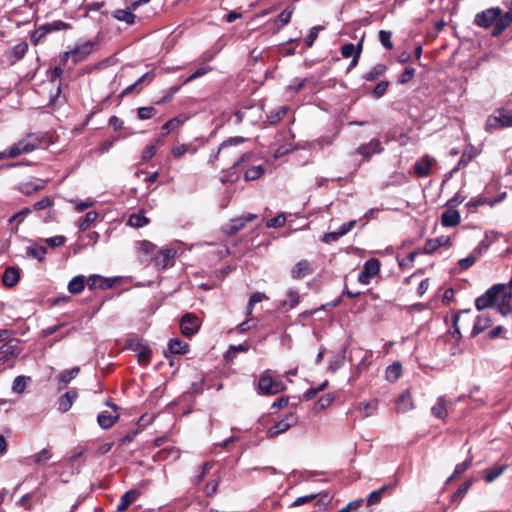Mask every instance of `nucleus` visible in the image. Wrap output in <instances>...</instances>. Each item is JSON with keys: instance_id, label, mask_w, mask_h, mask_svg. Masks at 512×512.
I'll use <instances>...</instances> for the list:
<instances>
[{"instance_id": "1", "label": "nucleus", "mask_w": 512, "mask_h": 512, "mask_svg": "<svg viewBox=\"0 0 512 512\" xmlns=\"http://www.w3.org/2000/svg\"><path fill=\"white\" fill-rule=\"evenodd\" d=\"M512 296V277L507 284H495L489 288L485 294L478 297L475 301L477 310H483L491 307L495 302L500 301V298L505 300L510 299Z\"/></svg>"}, {"instance_id": "2", "label": "nucleus", "mask_w": 512, "mask_h": 512, "mask_svg": "<svg viewBox=\"0 0 512 512\" xmlns=\"http://www.w3.org/2000/svg\"><path fill=\"white\" fill-rule=\"evenodd\" d=\"M503 11L499 7H492L478 12L474 18V24L481 28H496L497 23L502 19Z\"/></svg>"}, {"instance_id": "3", "label": "nucleus", "mask_w": 512, "mask_h": 512, "mask_svg": "<svg viewBox=\"0 0 512 512\" xmlns=\"http://www.w3.org/2000/svg\"><path fill=\"white\" fill-rule=\"evenodd\" d=\"M512 126V110L499 108L486 121V130L489 132Z\"/></svg>"}, {"instance_id": "4", "label": "nucleus", "mask_w": 512, "mask_h": 512, "mask_svg": "<svg viewBox=\"0 0 512 512\" xmlns=\"http://www.w3.org/2000/svg\"><path fill=\"white\" fill-rule=\"evenodd\" d=\"M285 384L280 380L272 378L270 371L266 370L259 378V393L264 395H275L285 390Z\"/></svg>"}, {"instance_id": "5", "label": "nucleus", "mask_w": 512, "mask_h": 512, "mask_svg": "<svg viewBox=\"0 0 512 512\" xmlns=\"http://www.w3.org/2000/svg\"><path fill=\"white\" fill-rule=\"evenodd\" d=\"M39 145V140L34 134H28L23 139L14 143L9 148V155L16 158L22 154H27L34 151Z\"/></svg>"}, {"instance_id": "6", "label": "nucleus", "mask_w": 512, "mask_h": 512, "mask_svg": "<svg viewBox=\"0 0 512 512\" xmlns=\"http://www.w3.org/2000/svg\"><path fill=\"white\" fill-rule=\"evenodd\" d=\"M297 423L298 417L294 413H290L280 421L276 422L272 427H270L266 432V436L269 439L275 438L285 433L287 430L295 426Z\"/></svg>"}, {"instance_id": "7", "label": "nucleus", "mask_w": 512, "mask_h": 512, "mask_svg": "<svg viewBox=\"0 0 512 512\" xmlns=\"http://www.w3.org/2000/svg\"><path fill=\"white\" fill-rule=\"evenodd\" d=\"M21 352L20 341L11 339L0 347V362L6 364L15 359Z\"/></svg>"}, {"instance_id": "8", "label": "nucleus", "mask_w": 512, "mask_h": 512, "mask_svg": "<svg viewBox=\"0 0 512 512\" xmlns=\"http://www.w3.org/2000/svg\"><path fill=\"white\" fill-rule=\"evenodd\" d=\"M380 271V262L377 259H369L364 263L362 271L358 275V282L368 285L371 278L376 276Z\"/></svg>"}, {"instance_id": "9", "label": "nucleus", "mask_w": 512, "mask_h": 512, "mask_svg": "<svg viewBox=\"0 0 512 512\" xmlns=\"http://www.w3.org/2000/svg\"><path fill=\"white\" fill-rule=\"evenodd\" d=\"M201 320L193 313L185 314L180 322V329L183 335L192 336L198 332Z\"/></svg>"}, {"instance_id": "10", "label": "nucleus", "mask_w": 512, "mask_h": 512, "mask_svg": "<svg viewBox=\"0 0 512 512\" xmlns=\"http://www.w3.org/2000/svg\"><path fill=\"white\" fill-rule=\"evenodd\" d=\"M454 402L447 399L446 396H440L437 398L436 403L431 407V413L434 417L444 420L449 415V409L452 408Z\"/></svg>"}, {"instance_id": "11", "label": "nucleus", "mask_w": 512, "mask_h": 512, "mask_svg": "<svg viewBox=\"0 0 512 512\" xmlns=\"http://www.w3.org/2000/svg\"><path fill=\"white\" fill-rule=\"evenodd\" d=\"M106 404L107 406L112 408V411H103L97 417V422L99 426L103 429L111 428L114 425V423L119 419V415L117 413V406L109 402H107Z\"/></svg>"}, {"instance_id": "12", "label": "nucleus", "mask_w": 512, "mask_h": 512, "mask_svg": "<svg viewBox=\"0 0 512 512\" xmlns=\"http://www.w3.org/2000/svg\"><path fill=\"white\" fill-rule=\"evenodd\" d=\"M68 27V24L62 21H54L40 26L33 35V41L37 43L41 38L52 31L64 30Z\"/></svg>"}, {"instance_id": "13", "label": "nucleus", "mask_w": 512, "mask_h": 512, "mask_svg": "<svg viewBox=\"0 0 512 512\" xmlns=\"http://www.w3.org/2000/svg\"><path fill=\"white\" fill-rule=\"evenodd\" d=\"M93 49L94 42L92 41H85L77 45L74 49L71 50L73 62L76 64L83 61L93 52Z\"/></svg>"}, {"instance_id": "14", "label": "nucleus", "mask_w": 512, "mask_h": 512, "mask_svg": "<svg viewBox=\"0 0 512 512\" xmlns=\"http://www.w3.org/2000/svg\"><path fill=\"white\" fill-rule=\"evenodd\" d=\"M314 273V268L312 264L306 260H300L297 262L294 267L291 269V277L293 279H302L308 275H311Z\"/></svg>"}, {"instance_id": "15", "label": "nucleus", "mask_w": 512, "mask_h": 512, "mask_svg": "<svg viewBox=\"0 0 512 512\" xmlns=\"http://www.w3.org/2000/svg\"><path fill=\"white\" fill-rule=\"evenodd\" d=\"M382 150H383V148H382L380 140L374 138L369 143L362 144L361 146H359V148L357 149V152L359 154H361L362 156H364L365 158H370L374 154L381 153Z\"/></svg>"}, {"instance_id": "16", "label": "nucleus", "mask_w": 512, "mask_h": 512, "mask_svg": "<svg viewBox=\"0 0 512 512\" xmlns=\"http://www.w3.org/2000/svg\"><path fill=\"white\" fill-rule=\"evenodd\" d=\"M46 181L41 179H35L32 181L23 182L18 186L20 192L25 195H32L38 191L43 190L46 187Z\"/></svg>"}, {"instance_id": "17", "label": "nucleus", "mask_w": 512, "mask_h": 512, "mask_svg": "<svg viewBox=\"0 0 512 512\" xmlns=\"http://www.w3.org/2000/svg\"><path fill=\"white\" fill-rule=\"evenodd\" d=\"M508 11L504 13L502 19L497 23L495 29H492L491 35L493 37L499 36L507 27L512 24V0L507 4Z\"/></svg>"}, {"instance_id": "18", "label": "nucleus", "mask_w": 512, "mask_h": 512, "mask_svg": "<svg viewBox=\"0 0 512 512\" xmlns=\"http://www.w3.org/2000/svg\"><path fill=\"white\" fill-rule=\"evenodd\" d=\"M397 413H406L414 408L412 396L409 391H404L396 400Z\"/></svg>"}, {"instance_id": "19", "label": "nucleus", "mask_w": 512, "mask_h": 512, "mask_svg": "<svg viewBox=\"0 0 512 512\" xmlns=\"http://www.w3.org/2000/svg\"><path fill=\"white\" fill-rule=\"evenodd\" d=\"M450 238L446 236L437 237L434 239H429L426 241L423 251L426 254H431L435 252L441 246H450Z\"/></svg>"}, {"instance_id": "20", "label": "nucleus", "mask_w": 512, "mask_h": 512, "mask_svg": "<svg viewBox=\"0 0 512 512\" xmlns=\"http://www.w3.org/2000/svg\"><path fill=\"white\" fill-rule=\"evenodd\" d=\"M78 393L76 390L67 391L59 398L58 410L62 413L67 412L72 407L74 401L77 399Z\"/></svg>"}, {"instance_id": "21", "label": "nucleus", "mask_w": 512, "mask_h": 512, "mask_svg": "<svg viewBox=\"0 0 512 512\" xmlns=\"http://www.w3.org/2000/svg\"><path fill=\"white\" fill-rule=\"evenodd\" d=\"M140 496V492L138 490L132 489L124 493L117 505V511L124 512L129 505L134 503Z\"/></svg>"}, {"instance_id": "22", "label": "nucleus", "mask_w": 512, "mask_h": 512, "mask_svg": "<svg viewBox=\"0 0 512 512\" xmlns=\"http://www.w3.org/2000/svg\"><path fill=\"white\" fill-rule=\"evenodd\" d=\"M287 300H283L279 303V308L291 310L300 303V294L297 289L290 288L287 291Z\"/></svg>"}, {"instance_id": "23", "label": "nucleus", "mask_w": 512, "mask_h": 512, "mask_svg": "<svg viewBox=\"0 0 512 512\" xmlns=\"http://www.w3.org/2000/svg\"><path fill=\"white\" fill-rule=\"evenodd\" d=\"M80 372V367L75 366L71 369L64 370L58 375V382H59V390H62L67 387V385L77 377V375Z\"/></svg>"}, {"instance_id": "24", "label": "nucleus", "mask_w": 512, "mask_h": 512, "mask_svg": "<svg viewBox=\"0 0 512 512\" xmlns=\"http://www.w3.org/2000/svg\"><path fill=\"white\" fill-rule=\"evenodd\" d=\"M461 217L457 210L447 209L441 215V223L445 227H455L460 223Z\"/></svg>"}, {"instance_id": "25", "label": "nucleus", "mask_w": 512, "mask_h": 512, "mask_svg": "<svg viewBox=\"0 0 512 512\" xmlns=\"http://www.w3.org/2000/svg\"><path fill=\"white\" fill-rule=\"evenodd\" d=\"M19 278V269L15 267H9L3 273L2 282L7 287H14L18 283Z\"/></svg>"}, {"instance_id": "26", "label": "nucleus", "mask_w": 512, "mask_h": 512, "mask_svg": "<svg viewBox=\"0 0 512 512\" xmlns=\"http://www.w3.org/2000/svg\"><path fill=\"white\" fill-rule=\"evenodd\" d=\"M176 252L173 249H161L157 250L154 256V260L157 266L165 268L169 261L175 256Z\"/></svg>"}, {"instance_id": "27", "label": "nucleus", "mask_w": 512, "mask_h": 512, "mask_svg": "<svg viewBox=\"0 0 512 512\" xmlns=\"http://www.w3.org/2000/svg\"><path fill=\"white\" fill-rule=\"evenodd\" d=\"M431 159L429 157H424L414 164V171L417 175L421 177L428 176L431 171Z\"/></svg>"}, {"instance_id": "28", "label": "nucleus", "mask_w": 512, "mask_h": 512, "mask_svg": "<svg viewBox=\"0 0 512 512\" xmlns=\"http://www.w3.org/2000/svg\"><path fill=\"white\" fill-rule=\"evenodd\" d=\"M396 487V482L382 486L380 489L372 491L367 498L368 505H375L381 501L382 494L387 490H393Z\"/></svg>"}, {"instance_id": "29", "label": "nucleus", "mask_w": 512, "mask_h": 512, "mask_svg": "<svg viewBox=\"0 0 512 512\" xmlns=\"http://www.w3.org/2000/svg\"><path fill=\"white\" fill-rule=\"evenodd\" d=\"M149 219L142 212L133 213L129 216L127 225L133 228H142L149 224Z\"/></svg>"}, {"instance_id": "30", "label": "nucleus", "mask_w": 512, "mask_h": 512, "mask_svg": "<svg viewBox=\"0 0 512 512\" xmlns=\"http://www.w3.org/2000/svg\"><path fill=\"white\" fill-rule=\"evenodd\" d=\"M132 11L133 9L131 6L128 9H117L113 12V17L127 24H133L135 21V15L132 13Z\"/></svg>"}, {"instance_id": "31", "label": "nucleus", "mask_w": 512, "mask_h": 512, "mask_svg": "<svg viewBox=\"0 0 512 512\" xmlns=\"http://www.w3.org/2000/svg\"><path fill=\"white\" fill-rule=\"evenodd\" d=\"M46 253H47L46 247L41 246V245L34 244V245L27 247V249H26V256L35 258L38 261H43Z\"/></svg>"}, {"instance_id": "32", "label": "nucleus", "mask_w": 512, "mask_h": 512, "mask_svg": "<svg viewBox=\"0 0 512 512\" xmlns=\"http://www.w3.org/2000/svg\"><path fill=\"white\" fill-rule=\"evenodd\" d=\"M245 225L246 223L243 217H238L232 219L230 223L225 225L224 231L231 236L236 234L238 231L242 230L245 227Z\"/></svg>"}, {"instance_id": "33", "label": "nucleus", "mask_w": 512, "mask_h": 512, "mask_svg": "<svg viewBox=\"0 0 512 512\" xmlns=\"http://www.w3.org/2000/svg\"><path fill=\"white\" fill-rule=\"evenodd\" d=\"M378 409V400L373 399L368 402H361L359 404V410L363 413V418L370 417L376 413Z\"/></svg>"}, {"instance_id": "34", "label": "nucleus", "mask_w": 512, "mask_h": 512, "mask_svg": "<svg viewBox=\"0 0 512 512\" xmlns=\"http://www.w3.org/2000/svg\"><path fill=\"white\" fill-rule=\"evenodd\" d=\"M85 278L82 275L72 278L68 284V290L71 294H79L84 290Z\"/></svg>"}, {"instance_id": "35", "label": "nucleus", "mask_w": 512, "mask_h": 512, "mask_svg": "<svg viewBox=\"0 0 512 512\" xmlns=\"http://www.w3.org/2000/svg\"><path fill=\"white\" fill-rule=\"evenodd\" d=\"M137 248L140 253L150 257L151 259H154L157 247L153 243L147 240H143L137 243Z\"/></svg>"}, {"instance_id": "36", "label": "nucleus", "mask_w": 512, "mask_h": 512, "mask_svg": "<svg viewBox=\"0 0 512 512\" xmlns=\"http://www.w3.org/2000/svg\"><path fill=\"white\" fill-rule=\"evenodd\" d=\"M490 324L491 320L489 317L485 315L478 316L472 329V335L476 336L479 333L483 332L486 328L490 326Z\"/></svg>"}, {"instance_id": "37", "label": "nucleus", "mask_w": 512, "mask_h": 512, "mask_svg": "<svg viewBox=\"0 0 512 512\" xmlns=\"http://www.w3.org/2000/svg\"><path fill=\"white\" fill-rule=\"evenodd\" d=\"M169 350L174 354H185L188 352V344L179 339H171L169 341Z\"/></svg>"}, {"instance_id": "38", "label": "nucleus", "mask_w": 512, "mask_h": 512, "mask_svg": "<svg viewBox=\"0 0 512 512\" xmlns=\"http://www.w3.org/2000/svg\"><path fill=\"white\" fill-rule=\"evenodd\" d=\"M386 72V66L383 64H376L372 67L368 72L365 73L364 79L366 81H374L379 76L383 75Z\"/></svg>"}, {"instance_id": "39", "label": "nucleus", "mask_w": 512, "mask_h": 512, "mask_svg": "<svg viewBox=\"0 0 512 512\" xmlns=\"http://www.w3.org/2000/svg\"><path fill=\"white\" fill-rule=\"evenodd\" d=\"M475 155L476 154L473 149L465 150L462 153L457 166L452 169L450 174H453V173L457 172L459 169L465 167L475 157Z\"/></svg>"}, {"instance_id": "40", "label": "nucleus", "mask_w": 512, "mask_h": 512, "mask_svg": "<svg viewBox=\"0 0 512 512\" xmlns=\"http://www.w3.org/2000/svg\"><path fill=\"white\" fill-rule=\"evenodd\" d=\"M506 468L507 466L505 465H496L491 467L485 474V481L488 483L493 482L506 470Z\"/></svg>"}, {"instance_id": "41", "label": "nucleus", "mask_w": 512, "mask_h": 512, "mask_svg": "<svg viewBox=\"0 0 512 512\" xmlns=\"http://www.w3.org/2000/svg\"><path fill=\"white\" fill-rule=\"evenodd\" d=\"M289 111V107L288 106H281L279 108H277L275 111L271 112L269 115H268V121L270 124H276L278 123L279 121H281L283 119V117L287 114V112Z\"/></svg>"}, {"instance_id": "42", "label": "nucleus", "mask_w": 512, "mask_h": 512, "mask_svg": "<svg viewBox=\"0 0 512 512\" xmlns=\"http://www.w3.org/2000/svg\"><path fill=\"white\" fill-rule=\"evenodd\" d=\"M401 375V364L393 363L386 369V379L390 382H395Z\"/></svg>"}, {"instance_id": "43", "label": "nucleus", "mask_w": 512, "mask_h": 512, "mask_svg": "<svg viewBox=\"0 0 512 512\" xmlns=\"http://www.w3.org/2000/svg\"><path fill=\"white\" fill-rule=\"evenodd\" d=\"M264 173V168L261 165H256L251 168H248L245 171V180L246 181H252L260 178L262 174Z\"/></svg>"}, {"instance_id": "44", "label": "nucleus", "mask_w": 512, "mask_h": 512, "mask_svg": "<svg viewBox=\"0 0 512 512\" xmlns=\"http://www.w3.org/2000/svg\"><path fill=\"white\" fill-rule=\"evenodd\" d=\"M98 213L95 211H89L86 215L79 221L80 230L84 231L90 227V225L97 219Z\"/></svg>"}, {"instance_id": "45", "label": "nucleus", "mask_w": 512, "mask_h": 512, "mask_svg": "<svg viewBox=\"0 0 512 512\" xmlns=\"http://www.w3.org/2000/svg\"><path fill=\"white\" fill-rule=\"evenodd\" d=\"M28 380H30L29 377L17 376L13 381L12 390L16 393H23L26 389Z\"/></svg>"}, {"instance_id": "46", "label": "nucleus", "mask_w": 512, "mask_h": 512, "mask_svg": "<svg viewBox=\"0 0 512 512\" xmlns=\"http://www.w3.org/2000/svg\"><path fill=\"white\" fill-rule=\"evenodd\" d=\"M344 361L345 355L343 353H338L330 360L328 369L334 373L344 365Z\"/></svg>"}, {"instance_id": "47", "label": "nucleus", "mask_w": 512, "mask_h": 512, "mask_svg": "<svg viewBox=\"0 0 512 512\" xmlns=\"http://www.w3.org/2000/svg\"><path fill=\"white\" fill-rule=\"evenodd\" d=\"M52 457V453L49 449H42L41 451H39L38 453L34 454L32 456L33 458V461L36 463V464H44L46 463L48 460H50Z\"/></svg>"}, {"instance_id": "48", "label": "nucleus", "mask_w": 512, "mask_h": 512, "mask_svg": "<svg viewBox=\"0 0 512 512\" xmlns=\"http://www.w3.org/2000/svg\"><path fill=\"white\" fill-rule=\"evenodd\" d=\"M392 33L390 31L381 30L379 32V40L381 44L388 50L393 49V43L391 41Z\"/></svg>"}, {"instance_id": "49", "label": "nucleus", "mask_w": 512, "mask_h": 512, "mask_svg": "<svg viewBox=\"0 0 512 512\" xmlns=\"http://www.w3.org/2000/svg\"><path fill=\"white\" fill-rule=\"evenodd\" d=\"M155 114H156V109L152 106L140 107L138 109V118L141 120L150 119Z\"/></svg>"}, {"instance_id": "50", "label": "nucleus", "mask_w": 512, "mask_h": 512, "mask_svg": "<svg viewBox=\"0 0 512 512\" xmlns=\"http://www.w3.org/2000/svg\"><path fill=\"white\" fill-rule=\"evenodd\" d=\"M286 223V216L285 214L281 213L279 215H277L276 217L270 219L266 226L268 228H280V227H283Z\"/></svg>"}, {"instance_id": "51", "label": "nucleus", "mask_w": 512, "mask_h": 512, "mask_svg": "<svg viewBox=\"0 0 512 512\" xmlns=\"http://www.w3.org/2000/svg\"><path fill=\"white\" fill-rule=\"evenodd\" d=\"M27 50H28V44L26 42H21L13 47L12 54L15 57V59L19 60L22 57H24Z\"/></svg>"}, {"instance_id": "52", "label": "nucleus", "mask_w": 512, "mask_h": 512, "mask_svg": "<svg viewBox=\"0 0 512 512\" xmlns=\"http://www.w3.org/2000/svg\"><path fill=\"white\" fill-rule=\"evenodd\" d=\"M389 86V82L388 81H381L379 82L373 89L372 91V96L374 98H380L382 97L386 91H387V88Z\"/></svg>"}, {"instance_id": "53", "label": "nucleus", "mask_w": 512, "mask_h": 512, "mask_svg": "<svg viewBox=\"0 0 512 512\" xmlns=\"http://www.w3.org/2000/svg\"><path fill=\"white\" fill-rule=\"evenodd\" d=\"M327 386H328V381L326 380L323 383H321L317 388L308 389L304 394V398L306 400L313 399L317 395V393L323 391Z\"/></svg>"}, {"instance_id": "54", "label": "nucleus", "mask_w": 512, "mask_h": 512, "mask_svg": "<svg viewBox=\"0 0 512 512\" xmlns=\"http://www.w3.org/2000/svg\"><path fill=\"white\" fill-rule=\"evenodd\" d=\"M357 49H358V44L355 46L352 43H346V44L342 45V47H341V55L344 58H349V57L355 55V53L357 52Z\"/></svg>"}, {"instance_id": "55", "label": "nucleus", "mask_w": 512, "mask_h": 512, "mask_svg": "<svg viewBox=\"0 0 512 512\" xmlns=\"http://www.w3.org/2000/svg\"><path fill=\"white\" fill-rule=\"evenodd\" d=\"M154 73L153 71H149L142 75L140 78H138L134 83L138 87L137 93L141 91L143 84H148L154 79Z\"/></svg>"}, {"instance_id": "56", "label": "nucleus", "mask_w": 512, "mask_h": 512, "mask_svg": "<svg viewBox=\"0 0 512 512\" xmlns=\"http://www.w3.org/2000/svg\"><path fill=\"white\" fill-rule=\"evenodd\" d=\"M294 9L292 7H287L284 9L278 16V21L282 26L288 24L291 20Z\"/></svg>"}, {"instance_id": "57", "label": "nucleus", "mask_w": 512, "mask_h": 512, "mask_svg": "<svg viewBox=\"0 0 512 512\" xmlns=\"http://www.w3.org/2000/svg\"><path fill=\"white\" fill-rule=\"evenodd\" d=\"M477 256L472 252L469 256L459 260L458 264L461 269L466 270L476 262Z\"/></svg>"}, {"instance_id": "58", "label": "nucleus", "mask_w": 512, "mask_h": 512, "mask_svg": "<svg viewBox=\"0 0 512 512\" xmlns=\"http://www.w3.org/2000/svg\"><path fill=\"white\" fill-rule=\"evenodd\" d=\"M52 205H53V200L50 197H44L34 204L32 211L33 210H36V211L44 210L46 208L51 207Z\"/></svg>"}, {"instance_id": "59", "label": "nucleus", "mask_w": 512, "mask_h": 512, "mask_svg": "<svg viewBox=\"0 0 512 512\" xmlns=\"http://www.w3.org/2000/svg\"><path fill=\"white\" fill-rule=\"evenodd\" d=\"M157 152V147L153 144L147 145L142 152V161L147 162L154 157Z\"/></svg>"}, {"instance_id": "60", "label": "nucleus", "mask_w": 512, "mask_h": 512, "mask_svg": "<svg viewBox=\"0 0 512 512\" xmlns=\"http://www.w3.org/2000/svg\"><path fill=\"white\" fill-rule=\"evenodd\" d=\"M320 29H321V27H319V26H314L310 29L309 34L307 35L306 40H305L306 45L308 47H312V45L314 44L315 40L318 37V33H319Z\"/></svg>"}, {"instance_id": "61", "label": "nucleus", "mask_w": 512, "mask_h": 512, "mask_svg": "<svg viewBox=\"0 0 512 512\" xmlns=\"http://www.w3.org/2000/svg\"><path fill=\"white\" fill-rule=\"evenodd\" d=\"M65 241H66V238L62 235H57V236L45 239V242L52 248L62 246L65 243Z\"/></svg>"}, {"instance_id": "62", "label": "nucleus", "mask_w": 512, "mask_h": 512, "mask_svg": "<svg viewBox=\"0 0 512 512\" xmlns=\"http://www.w3.org/2000/svg\"><path fill=\"white\" fill-rule=\"evenodd\" d=\"M471 485V482H464L457 491L452 495V501H457L458 499H461L468 491L469 487Z\"/></svg>"}, {"instance_id": "63", "label": "nucleus", "mask_w": 512, "mask_h": 512, "mask_svg": "<svg viewBox=\"0 0 512 512\" xmlns=\"http://www.w3.org/2000/svg\"><path fill=\"white\" fill-rule=\"evenodd\" d=\"M415 75V69L407 67L399 77L400 84L408 83Z\"/></svg>"}, {"instance_id": "64", "label": "nucleus", "mask_w": 512, "mask_h": 512, "mask_svg": "<svg viewBox=\"0 0 512 512\" xmlns=\"http://www.w3.org/2000/svg\"><path fill=\"white\" fill-rule=\"evenodd\" d=\"M342 237V234L339 230L325 233L322 237V241L329 244L332 242L338 241Z\"/></svg>"}]
</instances>
